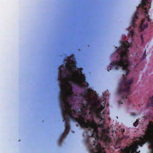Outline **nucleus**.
Wrapping results in <instances>:
<instances>
[{
  "label": "nucleus",
  "mask_w": 153,
  "mask_h": 153,
  "mask_svg": "<svg viewBox=\"0 0 153 153\" xmlns=\"http://www.w3.org/2000/svg\"><path fill=\"white\" fill-rule=\"evenodd\" d=\"M145 10H146L145 11V13L146 14H148V12L147 10V8L146 7L145 8Z\"/></svg>",
  "instance_id": "nucleus-16"
},
{
  "label": "nucleus",
  "mask_w": 153,
  "mask_h": 153,
  "mask_svg": "<svg viewBox=\"0 0 153 153\" xmlns=\"http://www.w3.org/2000/svg\"><path fill=\"white\" fill-rule=\"evenodd\" d=\"M148 126L149 128L146 130L145 134L139 137L140 141H133L129 147H127L122 150L123 153H139L140 151H138L139 146L142 147L146 142L150 145L152 148L151 153H153V123L150 121Z\"/></svg>",
  "instance_id": "nucleus-5"
},
{
  "label": "nucleus",
  "mask_w": 153,
  "mask_h": 153,
  "mask_svg": "<svg viewBox=\"0 0 153 153\" xmlns=\"http://www.w3.org/2000/svg\"><path fill=\"white\" fill-rule=\"evenodd\" d=\"M137 10L136 11L133 16L132 18V20L131 22V25L132 26H133L134 27H135V19H138V16L137 15L138 14V8H137Z\"/></svg>",
  "instance_id": "nucleus-8"
},
{
  "label": "nucleus",
  "mask_w": 153,
  "mask_h": 153,
  "mask_svg": "<svg viewBox=\"0 0 153 153\" xmlns=\"http://www.w3.org/2000/svg\"><path fill=\"white\" fill-rule=\"evenodd\" d=\"M105 103V100L104 99L99 100L97 102H95L92 106L90 108V111L88 113V115H90L94 114L96 116L97 118H100L101 114H105V112L104 111L105 106L102 105V104L104 105Z\"/></svg>",
  "instance_id": "nucleus-7"
},
{
  "label": "nucleus",
  "mask_w": 153,
  "mask_h": 153,
  "mask_svg": "<svg viewBox=\"0 0 153 153\" xmlns=\"http://www.w3.org/2000/svg\"><path fill=\"white\" fill-rule=\"evenodd\" d=\"M149 0H142V5L143 7L146 6L147 4H149Z\"/></svg>",
  "instance_id": "nucleus-11"
},
{
  "label": "nucleus",
  "mask_w": 153,
  "mask_h": 153,
  "mask_svg": "<svg viewBox=\"0 0 153 153\" xmlns=\"http://www.w3.org/2000/svg\"><path fill=\"white\" fill-rule=\"evenodd\" d=\"M137 65H136L135 66V67Z\"/></svg>",
  "instance_id": "nucleus-21"
},
{
  "label": "nucleus",
  "mask_w": 153,
  "mask_h": 153,
  "mask_svg": "<svg viewBox=\"0 0 153 153\" xmlns=\"http://www.w3.org/2000/svg\"><path fill=\"white\" fill-rule=\"evenodd\" d=\"M71 63L69 61L65 65L60 66V71L63 76L68 82L72 84L78 85L80 87H84L88 86L85 82V76L81 70L77 71L75 60L72 61Z\"/></svg>",
  "instance_id": "nucleus-4"
},
{
  "label": "nucleus",
  "mask_w": 153,
  "mask_h": 153,
  "mask_svg": "<svg viewBox=\"0 0 153 153\" xmlns=\"http://www.w3.org/2000/svg\"><path fill=\"white\" fill-rule=\"evenodd\" d=\"M130 32L131 34V36L132 38L133 36L134 35V32L133 30H131L130 31Z\"/></svg>",
  "instance_id": "nucleus-14"
},
{
  "label": "nucleus",
  "mask_w": 153,
  "mask_h": 153,
  "mask_svg": "<svg viewBox=\"0 0 153 153\" xmlns=\"http://www.w3.org/2000/svg\"><path fill=\"white\" fill-rule=\"evenodd\" d=\"M104 114H101L99 123H97L94 119V114L88 115V112H84L78 118L72 117L74 121L77 122L82 128H86V130L83 133V136L85 143L88 147L90 153H106L105 147L99 142L100 140L103 141L106 146L112 145L111 138L107 135L108 129L104 128L105 121L103 118Z\"/></svg>",
  "instance_id": "nucleus-1"
},
{
  "label": "nucleus",
  "mask_w": 153,
  "mask_h": 153,
  "mask_svg": "<svg viewBox=\"0 0 153 153\" xmlns=\"http://www.w3.org/2000/svg\"><path fill=\"white\" fill-rule=\"evenodd\" d=\"M148 21L149 22H150L152 20V19L149 18V17L147 18Z\"/></svg>",
  "instance_id": "nucleus-17"
},
{
  "label": "nucleus",
  "mask_w": 153,
  "mask_h": 153,
  "mask_svg": "<svg viewBox=\"0 0 153 153\" xmlns=\"http://www.w3.org/2000/svg\"><path fill=\"white\" fill-rule=\"evenodd\" d=\"M141 40H142V44H143V42H144V41H143V36L142 35H141Z\"/></svg>",
  "instance_id": "nucleus-15"
},
{
  "label": "nucleus",
  "mask_w": 153,
  "mask_h": 153,
  "mask_svg": "<svg viewBox=\"0 0 153 153\" xmlns=\"http://www.w3.org/2000/svg\"><path fill=\"white\" fill-rule=\"evenodd\" d=\"M59 79L60 80L59 85L62 88V90L60 91V107H62V109L65 111H66L67 109L64 108V107L66 106L70 107L71 106L69 101H68V97H69L71 99L74 97L72 92L73 87L71 84L68 81L67 82H65V80L66 79L63 76H61ZM74 97H78L77 95Z\"/></svg>",
  "instance_id": "nucleus-6"
},
{
  "label": "nucleus",
  "mask_w": 153,
  "mask_h": 153,
  "mask_svg": "<svg viewBox=\"0 0 153 153\" xmlns=\"http://www.w3.org/2000/svg\"><path fill=\"white\" fill-rule=\"evenodd\" d=\"M146 51L145 50V52H144V53L143 54V57L141 59V61H143L144 60V59L146 57Z\"/></svg>",
  "instance_id": "nucleus-13"
},
{
  "label": "nucleus",
  "mask_w": 153,
  "mask_h": 153,
  "mask_svg": "<svg viewBox=\"0 0 153 153\" xmlns=\"http://www.w3.org/2000/svg\"><path fill=\"white\" fill-rule=\"evenodd\" d=\"M128 100V102L129 103H130V100Z\"/></svg>",
  "instance_id": "nucleus-19"
},
{
  "label": "nucleus",
  "mask_w": 153,
  "mask_h": 153,
  "mask_svg": "<svg viewBox=\"0 0 153 153\" xmlns=\"http://www.w3.org/2000/svg\"><path fill=\"white\" fill-rule=\"evenodd\" d=\"M87 84V87L81 88H85L83 93L80 94V96L83 98V99L81 101V107L77 109H74L73 106L71 103V102H74L79 100V97L77 95H73V93L72 91L73 96H74L77 95L78 97H74L73 99H71L69 97L68 98V101H69L71 106L69 107L65 106L64 108L67 109L66 111H65L61 107L62 110V114L63 117L64 118L63 121H64L65 124V130L63 132L61 136V139L59 140V145L61 144L63 140L66 137V135L68 134L70 130V120L74 121L73 119L72 118H78L79 116L82 115L84 112H88V110L90 108L88 107V102L91 100V96L92 95L93 91L90 89H87L88 88V82H85ZM80 87V86H79Z\"/></svg>",
  "instance_id": "nucleus-3"
},
{
  "label": "nucleus",
  "mask_w": 153,
  "mask_h": 153,
  "mask_svg": "<svg viewBox=\"0 0 153 153\" xmlns=\"http://www.w3.org/2000/svg\"><path fill=\"white\" fill-rule=\"evenodd\" d=\"M139 120L137 119L136 121L134 123L133 125L135 127H137L138 124Z\"/></svg>",
  "instance_id": "nucleus-12"
},
{
  "label": "nucleus",
  "mask_w": 153,
  "mask_h": 153,
  "mask_svg": "<svg viewBox=\"0 0 153 153\" xmlns=\"http://www.w3.org/2000/svg\"><path fill=\"white\" fill-rule=\"evenodd\" d=\"M126 42L129 45L124 44L121 46V48H119L117 51V53H119L117 56V58L119 60L112 62L108 67V71L111 69H118L122 68V73L123 78L119 84V89L117 90L118 93L121 95L122 98L119 101V104L123 103V101L125 99H127L128 96L131 94L129 90L131 85L133 82V77L128 79L126 77L130 72L129 69L131 65L127 55L129 51L128 49L130 45L127 41Z\"/></svg>",
  "instance_id": "nucleus-2"
},
{
  "label": "nucleus",
  "mask_w": 153,
  "mask_h": 153,
  "mask_svg": "<svg viewBox=\"0 0 153 153\" xmlns=\"http://www.w3.org/2000/svg\"><path fill=\"white\" fill-rule=\"evenodd\" d=\"M119 144V146H120V143H119L118 142H117V143H116V145H117V146H118V145H117V144Z\"/></svg>",
  "instance_id": "nucleus-18"
},
{
  "label": "nucleus",
  "mask_w": 153,
  "mask_h": 153,
  "mask_svg": "<svg viewBox=\"0 0 153 153\" xmlns=\"http://www.w3.org/2000/svg\"><path fill=\"white\" fill-rule=\"evenodd\" d=\"M145 19H143L142 20V22L140 24V28L142 30H143L147 28L148 27V24L146 23V24L144 25V26H143V23L145 22Z\"/></svg>",
  "instance_id": "nucleus-9"
},
{
  "label": "nucleus",
  "mask_w": 153,
  "mask_h": 153,
  "mask_svg": "<svg viewBox=\"0 0 153 153\" xmlns=\"http://www.w3.org/2000/svg\"><path fill=\"white\" fill-rule=\"evenodd\" d=\"M137 56H138V57H139L138 53H137Z\"/></svg>",
  "instance_id": "nucleus-20"
},
{
  "label": "nucleus",
  "mask_w": 153,
  "mask_h": 153,
  "mask_svg": "<svg viewBox=\"0 0 153 153\" xmlns=\"http://www.w3.org/2000/svg\"><path fill=\"white\" fill-rule=\"evenodd\" d=\"M148 107H153V96L152 97H150L148 100L147 104Z\"/></svg>",
  "instance_id": "nucleus-10"
}]
</instances>
